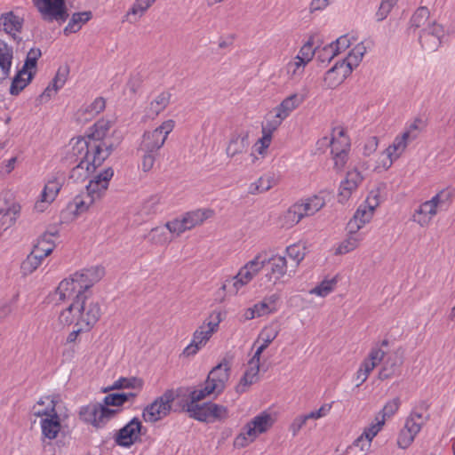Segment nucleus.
Returning <instances> with one entry per match:
<instances>
[{
  "label": "nucleus",
  "mask_w": 455,
  "mask_h": 455,
  "mask_svg": "<svg viewBox=\"0 0 455 455\" xmlns=\"http://www.w3.org/2000/svg\"><path fill=\"white\" fill-rule=\"evenodd\" d=\"M145 239L155 245H164L171 242L169 233L165 227H156L152 228L149 233L144 235Z\"/></svg>",
  "instance_id": "49530a36"
},
{
  "label": "nucleus",
  "mask_w": 455,
  "mask_h": 455,
  "mask_svg": "<svg viewBox=\"0 0 455 455\" xmlns=\"http://www.w3.org/2000/svg\"><path fill=\"white\" fill-rule=\"evenodd\" d=\"M214 212L211 209H197L185 213L182 217L188 229H191L203 224L206 220L212 218Z\"/></svg>",
  "instance_id": "473e14b6"
},
{
  "label": "nucleus",
  "mask_w": 455,
  "mask_h": 455,
  "mask_svg": "<svg viewBox=\"0 0 455 455\" xmlns=\"http://www.w3.org/2000/svg\"><path fill=\"white\" fill-rule=\"evenodd\" d=\"M402 360L397 355H388L383 363L379 372V378L380 379H390L399 373Z\"/></svg>",
  "instance_id": "4c0bfd02"
},
{
  "label": "nucleus",
  "mask_w": 455,
  "mask_h": 455,
  "mask_svg": "<svg viewBox=\"0 0 455 455\" xmlns=\"http://www.w3.org/2000/svg\"><path fill=\"white\" fill-rule=\"evenodd\" d=\"M280 331V326L276 323H272L261 330L257 341H274Z\"/></svg>",
  "instance_id": "bf43d9fd"
},
{
  "label": "nucleus",
  "mask_w": 455,
  "mask_h": 455,
  "mask_svg": "<svg viewBox=\"0 0 455 455\" xmlns=\"http://www.w3.org/2000/svg\"><path fill=\"white\" fill-rule=\"evenodd\" d=\"M454 190L447 188L439 191L430 200L422 203L412 214V220L421 227L430 224L438 211H447L452 203Z\"/></svg>",
  "instance_id": "423d86ee"
},
{
  "label": "nucleus",
  "mask_w": 455,
  "mask_h": 455,
  "mask_svg": "<svg viewBox=\"0 0 455 455\" xmlns=\"http://www.w3.org/2000/svg\"><path fill=\"white\" fill-rule=\"evenodd\" d=\"M33 74L24 67L17 72L14 76L11 86L10 93L12 95H18L31 81Z\"/></svg>",
  "instance_id": "a19ab883"
},
{
  "label": "nucleus",
  "mask_w": 455,
  "mask_h": 455,
  "mask_svg": "<svg viewBox=\"0 0 455 455\" xmlns=\"http://www.w3.org/2000/svg\"><path fill=\"white\" fill-rule=\"evenodd\" d=\"M408 144L399 135L395 136L393 143L382 153L380 166L385 170L390 168L393 163L397 160L406 150Z\"/></svg>",
  "instance_id": "412c9836"
},
{
  "label": "nucleus",
  "mask_w": 455,
  "mask_h": 455,
  "mask_svg": "<svg viewBox=\"0 0 455 455\" xmlns=\"http://www.w3.org/2000/svg\"><path fill=\"white\" fill-rule=\"evenodd\" d=\"M134 396H135V394L131 393V392L109 394L105 396L104 403L106 405H111V406H121L125 402L129 401L131 398H133Z\"/></svg>",
  "instance_id": "13d9d810"
},
{
  "label": "nucleus",
  "mask_w": 455,
  "mask_h": 455,
  "mask_svg": "<svg viewBox=\"0 0 455 455\" xmlns=\"http://www.w3.org/2000/svg\"><path fill=\"white\" fill-rule=\"evenodd\" d=\"M354 68L348 65L345 59L339 60L329 69L324 76V82L329 87L340 84L353 71Z\"/></svg>",
  "instance_id": "aec40b11"
},
{
  "label": "nucleus",
  "mask_w": 455,
  "mask_h": 455,
  "mask_svg": "<svg viewBox=\"0 0 455 455\" xmlns=\"http://www.w3.org/2000/svg\"><path fill=\"white\" fill-rule=\"evenodd\" d=\"M385 355L386 352L381 347H375L371 350L356 372L357 386L366 381L374 368L385 359Z\"/></svg>",
  "instance_id": "dca6fc26"
},
{
  "label": "nucleus",
  "mask_w": 455,
  "mask_h": 455,
  "mask_svg": "<svg viewBox=\"0 0 455 455\" xmlns=\"http://www.w3.org/2000/svg\"><path fill=\"white\" fill-rule=\"evenodd\" d=\"M72 148L68 155L70 163L76 164L71 169L69 178L75 182H82L91 177L98 167L102 164L94 163L93 154H88L85 157L74 153V143L71 142Z\"/></svg>",
  "instance_id": "9d476101"
},
{
  "label": "nucleus",
  "mask_w": 455,
  "mask_h": 455,
  "mask_svg": "<svg viewBox=\"0 0 455 455\" xmlns=\"http://www.w3.org/2000/svg\"><path fill=\"white\" fill-rule=\"evenodd\" d=\"M175 122L172 119L166 120L152 131H147L142 135L140 150L143 153L141 156V169L148 172L155 165L160 156V149L164 145L168 135L173 131Z\"/></svg>",
  "instance_id": "7ed1b4c3"
},
{
  "label": "nucleus",
  "mask_w": 455,
  "mask_h": 455,
  "mask_svg": "<svg viewBox=\"0 0 455 455\" xmlns=\"http://www.w3.org/2000/svg\"><path fill=\"white\" fill-rule=\"evenodd\" d=\"M92 18V13L91 11L73 13L68 25L63 29L64 35L68 36L78 32Z\"/></svg>",
  "instance_id": "72a5a7b5"
},
{
  "label": "nucleus",
  "mask_w": 455,
  "mask_h": 455,
  "mask_svg": "<svg viewBox=\"0 0 455 455\" xmlns=\"http://www.w3.org/2000/svg\"><path fill=\"white\" fill-rule=\"evenodd\" d=\"M444 35V28L441 24L435 23L428 28L419 31L418 38L422 48L429 52H435L440 47Z\"/></svg>",
  "instance_id": "2eb2a0df"
},
{
  "label": "nucleus",
  "mask_w": 455,
  "mask_h": 455,
  "mask_svg": "<svg viewBox=\"0 0 455 455\" xmlns=\"http://www.w3.org/2000/svg\"><path fill=\"white\" fill-rule=\"evenodd\" d=\"M69 73V68L68 66H61L58 68L57 73L52 79V84L44 90L42 96L43 97H52L60 89H61L68 79Z\"/></svg>",
  "instance_id": "e433bc0d"
},
{
  "label": "nucleus",
  "mask_w": 455,
  "mask_h": 455,
  "mask_svg": "<svg viewBox=\"0 0 455 455\" xmlns=\"http://www.w3.org/2000/svg\"><path fill=\"white\" fill-rule=\"evenodd\" d=\"M113 176L114 171L112 168L108 167L103 170L90 180L86 186V191L99 199L108 189L109 181Z\"/></svg>",
  "instance_id": "6ab92c4d"
},
{
  "label": "nucleus",
  "mask_w": 455,
  "mask_h": 455,
  "mask_svg": "<svg viewBox=\"0 0 455 455\" xmlns=\"http://www.w3.org/2000/svg\"><path fill=\"white\" fill-rule=\"evenodd\" d=\"M315 52V50L314 49L313 42L312 40H308L302 45L299 53L294 58H296V60L304 61L305 64L307 65L312 60Z\"/></svg>",
  "instance_id": "0e129e2a"
},
{
  "label": "nucleus",
  "mask_w": 455,
  "mask_h": 455,
  "mask_svg": "<svg viewBox=\"0 0 455 455\" xmlns=\"http://www.w3.org/2000/svg\"><path fill=\"white\" fill-rule=\"evenodd\" d=\"M286 253L295 261V267H298L307 254V247L302 243H293L286 248Z\"/></svg>",
  "instance_id": "6e6d98bb"
},
{
  "label": "nucleus",
  "mask_w": 455,
  "mask_h": 455,
  "mask_svg": "<svg viewBox=\"0 0 455 455\" xmlns=\"http://www.w3.org/2000/svg\"><path fill=\"white\" fill-rule=\"evenodd\" d=\"M270 274L275 280L281 279L287 273V260L285 257L275 255L268 259Z\"/></svg>",
  "instance_id": "a18cd8bd"
},
{
  "label": "nucleus",
  "mask_w": 455,
  "mask_h": 455,
  "mask_svg": "<svg viewBox=\"0 0 455 455\" xmlns=\"http://www.w3.org/2000/svg\"><path fill=\"white\" fill-rule=\"evenodd\" d=\"M142 381L137 378H120L114 382L110 389H120V388H140Z\"/></svg>",
  "instance_id": "69168bd1"
},
{
  "label": "nucleus",
  "mask_w": 455,
  "mask_h": 455,
  "mask_svg": "<svg viewBox=\"0 0 455 455\" xmlns=\"http://www.w3.org/2000/svg\"><path fill=\"white\" fill-rule=\"evenodd\" d=\"M22 25L23 19L15 15L12 12L3 13L0 16V27L14 39H17V35L20 33Z\"/></svg>",
  "instance_id": "c85d7f7f"
},
{
  "label": "nucleus",
  "mask_w": 455,
  "mask_h": 455,
  "mask_svg": "<svg viewBox=\"0 0 455 455\" xmlns=\"http://www.w3.org/2000/svg\"><path fill=\"white\" fill-rule=\"evenodd\" d=\"M181 389H167L156 397L142 411V418L146 422L156 423L167 417L172 411V404L180 395Z\"/></svg>",
  "instance_id": "6e6552de"
},
{
  "label": "nucleus",
  "mask_w": 455,
  "mask_h": 455,
  "mask_svg": "<svg viewBox=\"0 0 455 455\" xmlns=\"http://www.w3.org/2000/svg\"><path fill=\"white\" fill-rule=\"evenodd\" d=\"M80 419L93 425L94 427H102V419L100 414V403H90L82 406L79 411Z\"/></svg>",
  "instance_id": "c9c22d12"
},
{
  "label": "nucleus",
  "mask_w": 455,
  "mask_h": 455,
  "mask_svg": "<svg viewBox=\"0 0 455 455\" xmlns=\"http://www.w3.org/2000/svg\"><path fill=\"white\" fill-rule=\"evenodd\" d=\"M44 20L47 22L57 21L64 23L68 13L65 0H33Z\"/></svg>",
  "instance_id": "9b49d317"
},
{
  "label": "nucleus",
  "mask_w": 455,
  "mask_h": 455,
  "mask_svg": "<svg viewBox=\"0 0 455 455\" xmlns=\"http://www.w3.org/2000/svg\"><path fill=\"white\" fill-rule=\"evenodd\" d=\"M186 407L189 416L201 422L212 423L224 420L228 417V410L226 406L212 402L203 404L187 403Z\"/></svg>",
  "instance_id": "1a4fd4ad"
},
{
  "label": "nucleus",
  "mask_w": 455,
  "mask_h": 455,
  "mask_svg": "<svg viewBox=\"0 0 455 455\" xmlns=\"http://www.w3.org/2000/svg\"><path fill=\"white\" fill-rule=\"evenodd\" d=\"M111 126L110 121L99 120L85 136L71 140L74 153L83 157L93 154L94 163L103 164L121 142V139L115 136L116 131L109 133Z\"/></svg>",
  "instance_id": "f03ea898"
},
{
  "label": "nucleus",
  "mask_w": 455,
  "mask_h": 455,
  "mask_svg": "<svg viewBox=\"0 0 455 455\" xmlns=\"http://www.w3.org/2000/svg\"><path fill=\"white\" fill-rule=\"evenodd\" d=\"M221 320L222 313L220 311H213L206 321L195 331L192 341H208L212 333L218 330Z\"/></svg>",
  "instance_id": "4be33fe9"
},
{
  "label": "nucleus",
  "mask_w": 455,
  "mask_h": 455,
  "mask_svg": "<svg viewBox=\"0 0 455 455\" xmlns=\"http://www.w3.org/2000/svg\"><path fill=\"white\" fill-rule=\"evenodd\" d=\"M102 267L84 268L63 279L55 294L61 301H71L59 316L60 323L74 324L67 341L88 339L89 333L101 315L99 302L92 297L91 288L103 276Z\"/></svg>",
  "instance_id": "f257e3e1"
},
{
  "label": "nucleus",
  "mask_w": 455,
  "mask_h": 455,
  "mask_svg": "<svg viewBox=\"0 0 455 455\" xmlns=\"http://www.w3.org/2000/svg\"><path fill=\"white\" fill-rule=\"evenodd\" d=\"M165 228L168 233L176 234L177 235H180L186 230H188L187 225H185L183 217L181 219H175L172 221H168L165 224Z\"/></svg>",
  "instance_id": "774afa93"
},
{
  "label": "nucleus",
  "mask_w": 455,
  "mask_h": 455,
  "mask_svg": "<svg viewBox=\"0 0 455 455\" xmlns=\"http://www.w3.org/2000/svg\"><path fill=\"white\" fill-rule=\"evenodd\" d=\"M155 2L156 0H136L126 16L141 17Z\"/></svg>",
  "instance_id": "680f3d73"
},
{
  "label": "nucleus",
  "mask_w": 455,
  "mask_h": 455,
  "mask_svg": "<svg viewBox=\"0 0 455 455\" xmlns=\"http://www.w3.org/2000/svg\"><path fill=\"white\" fill-rule=\"evenodd\" d=\"M298 208L295 203L283 214L281 217L282 228H291L303 219L302 213Z\"/></svg>",
  "instance_id": "c03bdc74"
},
{
  "label": "nucleus",
  "mask_w": 455,
  "mask_h": 455,
  "mask_svg": "<svg viewBox=\"0 0 455 455\" xmlns=\"http://www.w3.org/2000/svg\"><path fill=\"white\" fill-rule=\"evenodd\" d=\"M249 136L247 133H234L226 148L228 157H235L243 154L249 148Z\"/></svg>",
  "instance_id": "c756f323"
},
{
  "label": "nucleus",
  "mask_w": 455,
  "mask_h": 455,
  "mask_svg": "<svg viewBox=\"0 0 455 455\" xmlns=\"http://www.w3.org/2000/svg\"><path fill=\"white\" fill-rule=\"evenodd\" d=\"M97 198L91 195L88 191L84 194L76 196L73 204L75 205L76 212L77 214L84 212L89 209V207L94 203Z\"/></svg>",
  "instance_id": "4d7b16f0"
},
{
  "label": "nucleus",
  "mask_w": 455,
  "mask_h": 455,
  "mask_svg": "<svg viewBox=\"0 0 455 455\" xmlns=\"http://www.w3.org/2000/svg\"><path fill=\"white\" fill-rule=\"evenodd\" d=\"M422 124L423 121L420 118H415L411 123L407 124L403 132L398 135L409 145L419 136Z\"/></svg>",
  "instance_id": "37998d69"
},
{
  "label": "nucleus",
  "mask_w": 455,
  "mask_h": 455,
  "mask_svg": "<svg viewBox=\"0 0 455 455\" xmlns=\"http://www.w3.org/2000/svg\"><path fill=\"white\" fill-rule=\"evenodd\" d=\"M49 416L50 418H44L40 419L42 440L44 443L45 440H54L61 429L60 415L53 414Z\"/></svg>",
  "instance_id": "393cba45"
},
{
  "label": "nucleus",
  "mask_w": 455,
  "mask_h": 455,
  "mask_svg": "<svg viewBox=\"0 0 455 455\" xmlns=\"http://www.w3.org/2000/svg\"><path fill=\"white\" fill-rule=\"evenodd\" d=\"M400 405L401 401L398 397L387 401L384 405L383 409L381 410V411L379 412V419H384L385 422L387 419L393 417L398 411Z\"/></svg>",
  "instance_id": "052dcab7"
},
{
  "label": "nucleus",
  "mask_w": 455,
  "mask_h": 455,
  "mask_svg": "<svg viewBox=\"0 0 455 455\" xmlns=\"http://www.w3.org/2000/svg\"><path fill=\"white\" fill-rule=\"evenodd\" d=\"M325 204L326 202L324 197L320 195L312 196L296 203L303 218L315 215L325 205Z\"/></svg>",
  "instance_id": "bb28decb"
},
{
  "label": "nucleus",
  "mask_w": 455,
  "mask_h": 455,
  "mask_svg": "<svg viewBox=\"0 0 455 455\" xmlns=\"http://www.w3.org/2000/svg\"><path fill=\"white\" fill-rule=\"evenodd\" d=\"M336 283L337 281L334 278L330 280H323L317 286L313 288L310 291V293L320 297H326L334 290Z\"/></svg>",
  "instance_id": "e2e57ef3"
},
{
  "label": "nucleus",
  "mask_w": 455,
  "mask_h": 455,
  "mask_svg": "<svg viewBox=\"0 0 455 455\" xmlns=\"http://www.w3.org/2000/svg\"><path fill=\"white\" fill-rule=\"evenodd\" d=\"M366 52L367 48L363 43H359L349 52L345 60L355 68L360 64Z\"/></svg>",
  "instance_id": "5fc2aeb1"
},
{
  "label": "nucleus",
  "mask_w": 455,
  "mask_h": 455,
  "mask_svg": "<svg viewBox=\"0 0 455 455\" xmlns=\"http://www.w3.org/2000/svg\"><path fill=\"white\" fill-rule=\"evenodd\" d=\"M424 423L423 417L420 413L412 412L406 419L404 428L408 433L414 437L419 433Z\"/></svg>",
  "instance_id": "603ef678"
},
{
  "label": "nucleus",
  "mask_w": 455,
  "mask_h": 455,
  "mask_svg": "<svg viewBox=\"0 0 455 455\" xmlns=\"http://www.w3.org/2000/svg\"><path fill=\"white\" fill-rule=\"evenodd\" d=\"M44 258L37 252L32 251L27 259L21 263V271L23 275L32 274L42 264Z\"/></svg>",
  "instance_id": "3c124183"
},
{
  "label": "nucleus",
  "mask_w": 455,
  "mask_h": 455,
  "mask_svg": "<svg viewBox=\"0 0 455 455\" xmlns=\"http://www.w3.org/2000/svg\"><path fill=\"white\" fill-rule=\"evenodd\" d=\"M377 205L378 201L376 197H368L365 203L358 207L353 219L348 222L349 233H357L366 223H369L373 217Z\"/></svg>",
  "instance_id": "ddd939ff"
},
{
  "label": "nucleus",
  "mask_w": 455,
  "mask_h": 455,
  "mask_svg": "<svg viewBox=\"0 0 455 455\" xmlns=\"http://www.w3.org/2000/svg\"><path fill=\"white\" fill-rule=\"evenodd\" d=\"M275 422V418L269 411H262L241 428L240 433L235 437L233 445L235 449H243L249 446L257 438L271 429Z\"/></svg>",
  "instance_id": "39448f33"
},
{
  "label": "nucleus",
  "mask_w": 455,
  "mask_h": 455,
  "mask_svg": "<svg viewBox=\"0 0 455 455\" xmlns=\"http://www.w3.org/2000/svg\"><path fill=\"white\" fill-rule=\"evenodd\" d=\"M363 177L361 173L353 170L347 173L346 179L340 183L339 202H345L351 196L352 192L356 189L358 185L362 182Z\"/></svg>",
  "instance_id": "b1692460"
},
{
  "label": "nucleus",
  "mask_w": 455,
  "mask_h": 455,
  "mask_svg": "<svg viewBox=\"0 0 455 455\" xmlns=\"http://www.w3.org/2000/svg\"><path fill=\"white\" fill-rule=\"evenodd\" d=\"M266 259L261 255H257L253 259L248 261L238 273L230 279H227L221 289L228 294L235 295L241 288L248 284L253 277L264 267Z\"/></svg>",
  "instance_id": "0eeeda50"
},
{
  "label": "nucleus",
  "mask_w": 455,
  "mask_h": 455,
  "mask_svg": "<svg viewBox=\"0 0 455 455\" xmlns=\"http://www.w3.org/2000/svg\"><path fill=\"white\" fill-rule=\"evenodd\" d=\"M63 185V179L53 177L45 184L39 199L35 204V210L43 212L54 201Z\"/></svg>",
  "instance_id": "f3484780"
},
{
  "label": "nucleus",
  "mask_w": 455,
  "mask_h": 455,
  "mask_svg": "<svg viewBox=\"0 0 455 455\" xmlns=\"http://www.w3.org/2000/svg\"><path fill=\"white\" fill-rule=\"evenodd\" d=\"M58 233L46 232L37 241L33 251L43 256L44 258L50 255L55 248V237Z\"/></svg>",
  "instance_id": "58836bf2"
},
{
  "label": "nucleus",
  "mask_w": 455,
  "mask_h": 455,
  "mask_svg": "<svg viewBox=\"0 0 455 455\" xmlns=\"http://www.w3.org/2000/svg\"><path fill=\"white\" fill-rule=\"evenodd\" d=\"M435 23H436V21L430 19L429 10L427 7L421 6L419 7L412 14L410 20L409 29L413 32L416 30H419V32L428 28Z\"/></svg>",
  "instance_id": "cd10ccee"
},
{
  "label": "nucleus",
  "mask_w": 455,
  "mask_h": 455,
  "mask_svg": "<svg viewBox=\"0 0 455 455\" xmlns=\"http://www.w3.org/2000/svg\"><path fill=\"white\" fill-rule=\"evenodd\" d=\"M384 419H379V417H376L375 420L371 422L368 427H366L363 431V435L364 437L370 439L371 442L374 439V437L380 432L384 426Z\"/></svg>",
  "instance_id": "338daca9"
},
{
  "label": "nucleus",
  "mask_w": 455,
  "mask_h": 455,
  "mask_svg": "<svg viewBox=\"0 0 455 455\" xmlns=\"http://www.w3.org/2000/svg\"><path fill=\"white\" fill-rule=\"evenodd\" d=\"M331 152H339L344 149V152H348L350 149V140L346 135V132L342 128H338L333 131V137L331 140Z\"/></svg>",
  "instance_id": "79ce46f5"
},
{
  "label": "nucleus",
  "mask_w": 455,
  "mask_h": 455,
  "mask_svg": "<svg viewBox=\"0 0 455 455\" xmlns=\"http://www.w3.org/2000/svg\"><path fill=\"white\" fill-rule=\"evenodd\" d=\"M347 239L342 241L336 249V254H346L358 247L363 237L361 234L349 233Z\"/></svg>",
  "instance_id": "09e8293b"
},
{
  "label": "nucleus",
  "mask_w": 455,
  "mask_h": 455,
  "mask_svg": "<svg viewBox=\"0 0 455 455\" xmlns=\"http://www.w3.org/2000/svg\"><path fill=\"white\" fill-rule=\"evenodd\" d=\"M172 94L169 92H162L156 95L145 109V117L155 119L170 104Z\"/></svg>",
  "instance_id": "a878e982"
},
{
  "label": "nucleus",
  "mask_w": 455,
  "mask_h": 455,
  "mask_svg": "<svg viewBox=\"0 0 455 455\" xmlns=\"http://www.w3.org/2000/svg\"><path fill=\"white\" fill-rule=\"evenodd\" d=\"M304 97L299 93H293L282 100V102L275 108L285 119L297 109L304 101Z\"/></svg>",
  "instance_id": "f704fd0d"
},
{
  "label": "nucleus",
  "mask_w": 455,
  "mask_h": 455,
  "mask_svg": "<svg viewBox=\"0 0 455 455\" xmlns=\"http://www.w3.org/2000/svg\"><path fill=\"white\" fill-rule=\"evenodd\" d=\"M279 299V296L272 294L265 297L261 301L256 303L253 307L244 310L243 315L245 320H251L256 317L267 315L270 313L276 311L275 304Z\"/></svg>",
  "instance_id": "a211bd4d"
},
{
  "label": "nucleus",
  "mask_w": 455,
  "mask_h": 455,
  "mask_svg": "<svg viewBox=\"0 0 455 455\" xmlns=\"http://www.w3.org/2000/svg\"><path fill=\"white\" fill-rule=\"evenodd\" d=\"M229 365L224 361L216 365L208 374V377L203 386H200L189 391V401L187 403L198 404L197 402L204 400L207 396H217L226 387L229 378Z\"/></svg>",
  "instance_id": "20e7f679"
},
{
  "label": "nucleus",
  "mask_w": 455,
  "mask_h": 455,
  "mask_svg": "<svg viewBox=\"0 0 455 455\" xmlns=\"http://www.w3.org/2000/svg\"><path fill=\"white\" fill-rule=\"evenodd\" d=\"M106 107L105 100L101 97L96 98L90 105L79 110V114L84 121L93 118L95 116L104 110Z\"/></svg>",
  "instance_id": "de8ad7c7"
},
{
  "label": "nucleus",
  "mask_w": 455,
  "mask_h": 455,
  "mask_svg": "<svg viewBox=\"0 0 455 455\" xmlns=\"http://www.w3.org/2000/svg\"><path fill=\"white\" fill-rule=\"evenodd\" d=\"M268 344L269 343H262L249 360L244 374L235 387L237 393H244L250 386L259 380L260 356Z\"/></svg>",
  "instance_id": "f8f14e48"
},
{
  "label": "nucleus",
  "mask_w": 455,
  "mask_h": 455,
  "mask_svg": "<svg viewBox=\"0 0 455 455\" xmlns=\"http://www.w3.org/2000/svg\"><path fill=\"white\" fill-rule=\"evenodd\" d=\"M306 66L304 61L293 58L285 67L289 78L293 81L299 80L304 74Z\"/></svg>",
  "instance_id": "864d4df0"
},
{
  "label": "nucleus",
  "mask_w": 455,
  "mask_h": 455,
  "mask_svg": "<svg viewBox=\"0 0 455 455\" xmlns=\"http://www.w3.org/2000/svg\"><path fill=\"white\" fill-rule=\"evenodd\" d=\"M275 184V174L267 173L259 177L255 182L251 183L249 193L251 195L261 194L271 189Z\"/></svg>",
  "instance_id": "ea45409f"
},
{
  "label": "nucleus",
  "mask_w": 455,
  "mask_h": 455,
  "mask_svg": "<svg viewBox=\"0 0 455 455\" xmlns=\"http://www.w3.org/2000/svg\"><path fill=\"white\" fill-rule=\"evenodd\" d=\"M32 413L41 419L50 418L49 415L58 414L56 411V402L52 396L40 398L32 408Z\"/></svg>",
  "instance_id": "2f4dec72"
},
{
  "label": "nucleus",
  "mask_w": 455,
  "mask_h": 455,
  "mask_svg": "<svg viewBox=\"0 0 455 455\" xmlns=\"http://www.w3.org/2000/svg\"><path fill=\"white\" fill-rule=\"evenodd\" d=\"M142 424L139 418H132L115 436V442L121 447L129 448L140 437Z\"/></svg>",
  "instance_id": "4468645a"
},
{
  "label": "nucleus",
  "mask_w": 455,
  "mask_h": 455,
  "mask_svg": "<svg viewBox=\"0 0 455 455\" xmlns=\"http://www.w3.org/2000/svg\"><path fill=\"white\" fill-rule=\"evenodd\" d=\"M13 59L12 47L0 40V82L5 80L11 72Z\"/></svg>",
  "instance_id": "7c9ffc66"
},
{
  "label": "nucleus",
  "mask_w": 455,
  "mask_h": 455,
  "mask_svg": "<svg viewBox=\"0 0 455 455\" xmlns=\"http://www.w3.org/2000/svg\"><path fill=\"white\" fill-rule=\"evenodd\" d=\"M283 120H285V118L274 108L267 116L266 122L262 124V133H267L272 136L282 124Z\"/></svg>",
  "instance_id": "8fccbe9b"
},
{
  "label": "nucleus",
  "mask_w": 455,
  "mask_h": 455,
  "mask_svg": "<svg viewBox=\"0 0 455 455\" xmlns=\"http://www.w3.org/2000/svg\"><path fill=\"white\" fill-rule=\"evenodd\" d=\"M20 207L14 202L0 199V230H6L16 221Z\"/></svg>",
  "instance_id": "5701e85b"
}]
</instances>
